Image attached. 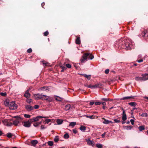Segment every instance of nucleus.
I'll return each instance as SVG.
<instances>
[{
  "label": "nucleus",
  "instance_id": "obj_1",
  "mask_svg": "<svg viewBox=\"0 0 148 148\" xmlns=\"http://www.w3.org/2000/svg\"><path fill=\"white\" fill-rule=\"evenodd\" d=\"M115 46L119 49H125L126 50L134 48V44L133 42L130 39L121 38L116 41Z\"/></svg>",
  "mask_w": 148,
  "mask_h": 148
},
{
  "label": "nucleus",
  "instance_id": "obj_2",
  "mask_svg": "<svg viewBox=\"0 0 148 148\" xmlns=\"http://www.w3.org/2000/svg\"><path fill=\"white\" fill-rule=\"evenodd\" d=\"M21 120V118L18 117L16 120L14 121L13 123L10 122L9 120L6 119L4 120L3 121V122L4 125L8 127H10L12 126L13 125H14L15 126L18 125V124L19 123Z\"/></svg>",
  "mask_w": 148,
  "mask_h": 148
},
{
  "label": "nucleus",
  "instance_id": "obj_3",
  "mask_svg": "<svg viewBox=\"0 0 148 148\" xmlns=\"http://www.w3.org/2000/svg\"><path fill=\"white\" fill-rule=\"evenodd\" d=\"M94 58V56L90 53H84L80 60V61L82 63H84L87 61V59L89 58L90 60H92Z\"/></svg>",
  "mask_w": 148,
  "mask_h": 148
},
{
  "label": "nucleus",
  "instance_id": "obj_4",
  "mask_svg": "<svg viewBox=\"0 0 148 148\" xmlns=\"http://www.w3.org/2000/svg\"><path fill=\"white\" fill-rule=\"evenodd\" d=\"M135 79L138 81H143L148 79V74L145 73L143 75V77H136Z\"/></svg>",
  "mask_w": 148,
  "mask_h": 148
},
{
  "label": "nucleus",
  "instance_id": "obj_5",
  "mask_svg": "<svg viewBox=\"0 0 148 148\" xmlns=\"http://www.w3.org/2000/svg\"><path fill=\"white\" fill-rule=\"evenodd\" d=\"M49 117L48 116H38L35 117H34L32 119H30V122L32 123H34L35 122H37L40 119L44 118L46 119L48 118Z\"/></svg>",
  "mask_w": 148,
  "mask_h": 148
},
{
  "label": "nucleus",
  "instance_id": "obj_6",
  "mask_svg": "<svg viewBox=\"0 0 148 148\" xmlns=\"http://www.w3.org/2000/svg\"><path fill=\"white\" fill-rule=\"evenodd\" d=\"M41 121L35 122L33 123V126L37 128H38L39 127H40L41 129H45L46 128L45 126L43 125H41Z\"/></svg>",
  "mask_w": 148,
  "mask_h": 148
},
{
  "label": "nucleus",
  "instance_id": "obj_7",
  "mask_svg": "<svg viewBox=\"0 0 148 148\" xmlns=\"http://www.w3.org/2000/svg\"><path fill=\"white\" fill-rule=\"evenodd\" d=\"M9 107L10 110H15L17 109V106L14 101H12L10 103Z\"/></svg>",
  "mask_w": 148,
  "mask_h": 148
},
{
  "label": "nucleus",
  "instance_id": "obj_8",
  "mask_svg": "<svg viewBox=\"0 0 148 148\" xmlns=\"http://www.w3.org/2000/svg\"><path fill=\"white\" fill-rule=\"evenodd\" d=\"M142 35L144 39L148 40V30H145L142 32Z\"/></svg>",
  "mask_w": 148,
  "mask_h": 148
},
{
  "label": "nucleus",
  "instance_id": "obj_9",
  "mask_svg": "<svg viewBox=\"0 0 148 148\" xmlns=\"http://www.w3.org/2000/svg\"><path fill=\"white\" fill-rule=\"evenodd\" d=\"M31 123H32L30 122V119H29L28 121L22 122V124L25 127H29L31 126Z\"/></svg>",
  "mask_w": 148,
  "mask_h": 148
},
{
  "label": "nucleus",
  "instance_id": "obj_10",
  "mask_svg": "<svg viewBox=\"0 0 148 148\" xmlns=\"http://www.w3.org/2000/svg\"><path fill=\"white\" fill-rule=\"evenodd\" d=\"M39 90V91H45L48 92L49 90V88L48 87L45 86L40 88Z\"/></svg>",
  "mask_w": 148,
  "mask_h": 148
},
{
  "label": "nucleus",
  "instance_id": "obj_11",
  "mask_svg": "<svg viewBox=\"0 0 148 148\" xmlns=\"http://www.w3.org/2000/svg\"><path fill=\"white\" fill-rule=\"evenodd\" d=\"M42 94H36L34 95V98L36 100L41 99Z\"/></svg>",
  "mask_w": 148,
  "mask_h": 148
},
{
  "label": "nucleus",
  "instance_id": "obj_12",
  "mask_svg": "<svg viewBox=\"0 0 148 148\" xmlns=\"http://www.w3.org/2000/svg\"><path fill=\"white\" fill-rule=\"evenodd\" d=\"M25 108L28 111H31L33 110V107L30 105H26L25 106Z\"/></svg>",
  "mask_w": 148,
  "mask_h": 148
},
{
  "label": "nucleus",
  "instance_id": "obj_13",
  "mask_svg": "<svg viewBox=\"0 0 148 148\" xmlns=\"http://www.w3.org/2000/svg\"><path fill=\"white\" fill-rule=\"evenodd\" d=\"M122 110H123V113H122V119L123 121H125L127 119V116L125 112V111L122 108Z\"/></svg>",
  "mask_w": 148,
  "mask_h": 148
},
{
  "label": "nucleus",
  "instance_id": "obj_14",
  "mask_svg": "<svg viewBox=\"0 0 148 148\" xmlns=\"http://www.w3.org/2000/svg\"><path fill=\"white\" fill-rule=\"evenodd\" d=\"M112 134H110V132L108 131L106 132H105L103 134H102L101 136L102 138H103L105 136H110Z\"/></svg>",
  "mask_w": 148,
  "mask_h": 148
},
{
  "label": "nucleus",
  "instance_id": "obj_15",
  "mask_svg": "<svg viewBox=\"0 0 148 148\" xmlns=\"http://www.w3.org/2000/svg\"><path fill=\"white\" fill-rule=\"evenodd\" d=\"M102 86V84L100 83H97L95 85H93L94 88H101Z\"/></svg>",
  "mask_w": 148,
  "mask_h": 148
},
{
  "label": "nucleus",
  "instance_id": "obj_16",
  "mask_svg": "<svg viewBox=\"0 0 148 148\" xmlns=\"http://www.w3.org/2000/svg\"><path fill=\"white\" fill-rule=\"evenodd\" d=\"M86 141L87 142L88 144L89 145L93 146L95 145L94 142L90 140L89 139L86 140Z\"/></svg>",
  "mask_w": 148,
  "mask_h": 148
},
{
  "label": "nucleus",
  "instance_id": "obj_17",
  "mask_svg": "<svg viewBox=\"0 0 148 148\" xmlns=\"http://www.w3.org/2000/svg\"><path fill=\"white\" fill-rule=\"evenodd\" d=\"M29 90H27L25 92V94H24V96L27 99L29 98L30 96V94L29 92Z\"/></svg>",
  "mask_w": 148,
  "mask_h": 148
},
{
  "label": "nucleus",
  "instance_id": "obj_18",
  "mask_svg": "<svg viewBox=\"0 0 148 148\" xmlns=\"http://www.w3.org/2000/svg\"><path fill=\"white\" fill-rule=\"evenodd\" d=\"M38 142L36 140H33L31 141V143L32 146H35L37 143Z\"/></svg>",
  "mask_w": 148,
  "mask_h": 148
},
{
  "label": "nucleus",
  "instance_id": "obj_19",
  "mask_svg": "<svg viewBox=\"0 0 148 148\" xmlns=\"http://www.w3.org/2000/svg\"><path fill=\"white\" fill-rule=\"evenodd\" d=\"M7 136L8 138H13L14 137V134L12 133H8L7 134Z\"/></svg>",
  "mask_w": 148,
  "mask_h": 148
},
{
  "label": "nucleus",
  "instance_id": "obj_20",
  "mask_svg": "<svg viewBox=\"0 0 148 148\" xmlns=\"http://www.w3.org/2000/svg\"><path fill=\"white\" fill-rule=\"evenodd\" d=\"M52 119H49L46 118L45 120V121L44 122L45 123V124H48L49 123L52 122Z\"/></svg>",
  "mask_w": 148,
  "mask_h": 148
},
{
  "label": "nucleus",
  "instance_id": "obj_21",
  "mask_svg": "<svg viewBox=\"0 0 148 148\" xmlns=\"http://www.w3.org/2000/svg\"><path fill=\"white\" fill-rule=\"evenodd\" d=\"M71 107V106L70 104L66 105L65 107L64 110L66 111H68L69 110Z\"/></svg>",
  "mask_w": 148,
  "mask_h": 148
},
{
  "label": "nucleus",
  "instance_id": "obj_22",
  "mask_svg": "<svg viewBox=\"0 0 148 148\" xmlns=\"http://www.w3.org/2000/svg\"><path fill=\"white\" fill-rule=\"evenodd\" d=\"M103 123L105 124H108L109 123H113V122H112L111 121H109L108 120H106L105 119H104V121L103 122Z\"/></svg>",
  "mask_w": 148,
  "mask_h": 148
},
{
  "label": "nucleus",
  "instance_id": "obj_23",
  "mask_svg": "<svg viewBox=\"0 0 148 148\" xmlns=\"http://www.w3.org/2000/svg\"><path fill=\"white\" fill-rule=\"evenodd\" d=\"M63 122V120L60 119H57L56 122L58 125L62 124Z\"/></svg>",
  "mask_w": 148,
  "mask_h": 148
},
{
  "label": "nucleus",
  "instance_id": "obj_24",
  "mask_svg": "<svg viewBox=\"0 0 148 148\" xmlns=\"http://www.w3.org/2000/svg\"><path fill=\"white\" fill-rule=\"evenodd\" d=\"M133 98V97L132 96H127L123 97V98L121 99L123 100H128Z\"/></svg>",
  "mask_w": 148,
  "mask_h": 148
},
{
  "label": "nucleus",
  "instance_id": "obj_25",
  "mask_svg": "<svg viewBox=\"0 0 148 148\" xmlns=\"http://www.w3.org/2000/svg\"><path fill=\"white\" fill-rule=\"evenodd\" d=\"M75 43L77 44H80L81 43L80 37H78L75 40Z\"/></svg>",
  "mask_w": 148,
  "mask_h": 148
},
{
  "label": "nucleus",
  "instance_id": "obj_26",
  "mask_svg": "<svg viewBox=\"0 0 148 148\" xmlns=\"http://www.w3.org/2000/svg\"><path fill=\"white\" fill-rule=\"evenodd\" d=\"M82 75L85 77L87 78L88 80H90V75H87L86 74H82Z\"/></svg>",
  "mask_w": 148,
  "mask_h": 148
},
{
  "label": "nucleus",
  "instance_id": "obj_27",
  "mask_svg": "<svg viewBox=\"0 0 148 148\" xmlns=\"http://www.w3.org/2000/svg\"><path fill=\"white\" fill-rule=\"evenodd\" d=\"M84 116H85L86 118H89L91 119H95V116L93 115L92 116H89L88 115H86Z\"/></svg>",
  "mask_w": 148,
  "mask_h": 148
},
{
  "label": "nucleus",
  "instance_id": "obj_28",
  "mask_svg": "<svg viewBox=\"0 0 148 148\" xmlns=\"http://www.w3.org/2000/svg\"><path fill=\"white\" fill-rule=\"evenodd\" d=\"M76 125L75 122H71L70 123L69 126L72 127H73Z\"/></svg>",
  "mask_w": 148,
  "mask_h": 148
},
{
  "label": "nucleus",
  "instance_id": "obj_29",
  "mask_svg": "<svg viewBox=\"0 0 148 148\" xmlns=\"http://www.w3.org/2000/svg\"><path fill=\"white\" fill-rule=\"evenodd\" d=\"M53 99L52 97H51L47 96L46 101L49 102H51L52 101Z\"/></svg>",
  "mask_w": 148,
  "mask_h": 148
},
{
  "label": "nucleus",
  "instance_id": "obj_30",
  "mask_svg": "<svg viewBox=\"0 0 148 148\" xmlns=\"http://www.w3.org/2000/svg\"><path fill=\"white\" fill-rule=\"evenodd\" d=\"M128 104L131 106H135L136 105L137 103L135 102H131L129 103Z\"/></svg>",
  "mask_w": 148,
  "mask_h": 148
},
{
  "label": "nucleus",
  "instance_id": "obj_31",
  "mask_svg": "<svg viewBox=\"0 0 148 148\" xmlns=\"http://www.w3.org/2000/svg\"><path fill=\"white\" fill-rule=\"evenodd\" d=\"M47 96H48L44 95L42 94L41 99L43 100H46Z\"/></svg>",
  "mask_w": 148,
  "mask_h": 148
},
{
  "label": "nucleus",
  "instance_id": "obj_32",
  "mask_svg": "<svg viewBox=\"0 0 148 148\" xmlns=\"http://www.w3.org/2000/svg\"><path fill=\"white\" fill-rule=\"evenodd\" d=\"M63 137L65 139H68L69 138V135L66 133L64 135Z\"/></svg>",
  "mask_w": 148,
  "mask_h": 148
},
{
  "label": "nucleus",
  "instance_id": "obj_33",
  "mask_svg": "<svg viewBox=\"0 0 148 148\" xmlns=\"http://www.w3.org/2000/svg\"><path fill=\"white\" fill-rule=\"evenodd\" d=\"M56 100L59 101H62L63 100L62 98L58 96H56Z\"/></svg>",
  "mask_w": 148,
  "mask_h": 148
},
{
  "label": "nucleus",
  "instance_id": "obj_34",
  "mask_svg": "<svg viewBox=\"0 0 148 148\" xmlns=\"http://www.w3.org/2000/svg\"><path fill=\"white\" fill-rule=\"evenodd\" d=\"M96 146L98 148H102L103 147V145L100 143H97L96 144Z\"/></svg>",
  "mask_w": 148,
  "mask_h": 148
},
{
  "label": "nucleus",
  "instance_id": "obj_35",
  "mask_svg": "<svg viewBox=\"0 0 148 148\" xmlns=\"http://www.w3.org/2000/svg\"><path fill=\"white\" fill-rule=\"evenodd\" d=\"M59 140V138L58 136H56L54 138V141L55 142H57Z\"/></svg>",
  "mask_w": 148,
  "mask_h": 148
},
{
  "label": "nucleus",
  "instance_id": "obj_36",
  "mask_svg": "<svg viewBox=\"0 0 148 148\" xmlns=\"http://www.w3.org/2000/svg\"><path fill=\"white\" fill-rule=\"evenodd\" d=\"M48 144L49 146H52L53 144V143L52 141H49L48 142Z\"/></svg>",
  "mask_w": 148,
  "mask_h": 148
},
{
  "label": "nucleus",
  "instance_id": "obj_37",
  "mask_svg": "<svg viewBox=\"0 0 148 148\" xmlns=\"http://www.w3.org/2000/svg\"><path fill=\"white\" fill-rule=\"evenodd\" d=\"M0 95L3 97H6L7 96V93L6 92H1Z\"/></svg>",
  "mask_w": 148,
  "mask_h": 148
},
{
  "label": "nucleus",
  "instance_id": "obj_38",
  "mask_svg": "<svg viewBox=\"0 0 148 148\" xmlns=\"http://www.w3.org/2000/svg\"><path fill=\"white\" fill-rule=\"evenodd\" d=\"M26 102L29 103H30L32 102V100L31 99H28L26 100Z\"/></svg>",
  "mask_w": 148,
  "mask_h": 148
},
{
  "label": "nucleus",
  "instance_id": "obj_39",
  "mask_svg": "<svg viewBox=\"0 0 148 148\" xmlns=\"http://www.w3.org/2000/svg\"><path fill=\"white\" fill-rule=\"evenodd\" d=\"M139 130H144L145 127L144 125H141L138 127Z\"/></svg>",
  "mask_w": 148,
  "mask_h": 148
},
{
  "label": "nucleus",
  "instance_id": "obj_40",
  "mask_svg": "<svg viewBox=\"0 0 148 148\" xmlns=\"http://www.w3.org/2000/svg\"><path fill=\"white\" fill-rule=\"evenodd\" d=\"M86 127L84 126H81L79 128V130H86Z\"/></svg>",
  "mask_w": 148,
  "mask_h": 148
},
{
  "label": "nucleus",
  "instance_id": "obj_41",
  "mask_svg": "<svg viewBox=\"0 0 148 148\" xmlns=\"http://www.w3.org/2000/svg\"><path fill=\"white\" fill-rule=\"evenodd\" d=\"M24 116L25 118H29L30 117V116L29 114H25L24 115Z\"/></svg>",
  "mask_w": 148,
  "mask_h": 148
},
{
  "label": "nucleus",
  "instance_id": "obj_42",
  "mask_svg": "<svg viewBox=\"0 0 148 148\" xmlns=\"http://www.w3.org/2000/svg\"><path fill=\"white\" fill-rule=\"evenodd\" d=\"M27 52L28 53H30L32 52V50L31 48H29L27 50Z\"/></svg>",
  "mask_w": 148,
  "mask_h": 148
},
{
  "label": "nucleus",
  "instance_id": "obj_43",
  "mask_svg": "<svg viewBox=\"0 0 148 148\" xmlns=\"http://www.w3.org/2000/svg\"><path fill=\"white\" fill-rule=\"evenodd\" d=\"M49 34V32L46 31L44 33V35L45 36H47Z\"/></svg>",
  "mask_w": 148,
  "mask_h": 148
},
{
  "label": "nucleus",
  "instance_id": "obj_44",
  "mask_svg": "<svg viewBox=\"0 0 148 148\" xmlns=\"http://www.w3.org/2000/svg\"><path fill=\"white\" fill-rule=\"evenodd\" d=\"M66 66L68 68H70L71 67V65L69 64H66Z\"/></svg>",
  "mask_w": 148,
  "mask_h": 148
},
{
  "label": "nucleus",
  "instance_id": "obj_45",
  "mask_svg": "<svg viewBox=\"0 0 148 148\" xmlns=\"http://www.w3.org/2000/svg\"><path fill=\"white\" fill-rule=\"evenodd\" d=\"M101 99L105 101H108L109 100V99L107 98H102Z\"/></svg>",
  "mask_w": 148,
  "mask_h": 148
},
{
  "label": "nucleus",
  "instance_id": "obj_46",
  "mask_svg": "<svg viewBox=\"0 0 148 148\" xmlns=\"http://www.w3.org/2000/svg\"><path fill=\"white\" fill-rule=\"evenodd\" d=\"M109 70L108 69L105 70V73L106 74H108L109 73Z\"/></svg>",
  "mask_w": 148,
  "mask_h": 148
},
{
  "label": "nucleus",
  "instance_id": "obj_47",
  "mask_svg": "<svg viewBox=\"0 0 148 148\" xmlns=\"http://www.w3.org/2000/svg\"><path fill=\"white\" fill-rule=\"evenodd\" d=\"M87 87L89 88H92V89L94 88L93 85H90L88 86H87Z\"/></svg>",
  "mask_w": 148,
  "mask_h": 148
},
{
  "label": "nucleus",
  "instance_id": "obj_48",
  "mask_svg": "<svg viewBox=\"0 0 148 148\" xmlns=\"http://www.w3.org/2000/svg\"><path fill=\"white\" fill-rule=\"evenodd\" d=\"M95 103L96 105H100L101 103V102L97 101L95 102Z\"/></svg>",
  "mask_w": 148,
  "mask_h": 148
},
{
  "label": "nucleus",
  "instance_id": "obj_49",
  "mask_svg": "<svg viewBox=\"0 0 148 148\" xmlns=\"http://www.w3.org/2000/svg\"><path fill=\"white\" fill-rule=\"evenodd\" d=\"M4 103L5 106H7L9 104V102L7 101H5Z\"/></svg>",
  "mask_w": 148,
  "mask_h": 148
},
{
  "label": "nucleus",
  "instance_id": "obj_50",
  "mask_svg": "<svg viewBox=\"0 0 148 148\" xmlns=\"http://www.w3.org/2000/svg\"><path fill=\"white\" fill-rule=\"evenodd\" d=\"M114 121L115 123H119L120 122V120L116 119H115L114 120Z\"/></svg>",
  "mask_w": 148,
  "mask_h": 148
},
{
  "label": "nucleus",
  "instance_id": "obj_51",
  "mask_svg": "<svg viewBox=\"0 0 148 148\" xmlns=\"http://www.w3.org/2000/svg\"><path fill=\"white\" fill-rule=\"evenodd\" d=\"M134 120L133 119H131L130 120V122L132 125H134Z\"/></svg>",
  "mask_w": 148,
  "mask_h": 148
},
{
  "label": "nucleus",
  "instance_id": "obj_52",
  "mask_svg": "<svg viewBox=\"0 0 148 148\" xmlns=\"http://www.w3.org/2000/svg\"><path fill=\"white\" fill-rule=\"evenodd\" d=\"M95 103L94 102H93V101H91L90 103L89 104L90 106H92V105H93Z\"/></svg>",
  "mask_w": 148,
  "mask_h": 148
},
{
  "label": "nucleus",
  "instance_id": "obj_53",
  "mask_svg": "<svg viewBox=\"0 0 148 148\" xmlns=\"http://www.w3.org/2000/svg\"><path fill=\"white\" fill-rule=\"evenodd\" d=\"M39 106L38 105H35L34 106V108L35 109H38L39 108Z\"/></svg>",
  "mask_w": 148,
  "mask_h": 148
},
{
  "label": "nucleus",
  "instance_id": "obj_54",
  "mask_svg": "<svg viewBox=\"0 0 148 148\" xmlns=\"http://www.w3.org/2000/svg\"><path fill=\"white\" fill-rule=\"evenodd\" d=\"M73 133L75 134H77L78 133L77 130H73Z\"/></svg>",
  "mask_w": 148,
  "mask_h": 148
},
{
  "label": "nucleus",
  "instance_id": "obj_55",
  "mask_svg": "<svg viewBox=\"0 0 148 148\" xmlns=\"http://www.w3.org/2000/svg\"><path fill=\"white\" fill-rule=\"evenodd\" d=\"M143 60L142 59H141L140 60H137V62L139 63H140L143 62Z\"/></svg>",
  "mask_w": 148,
  "mask_h": 148
},
{
  "label": "nucleus",
  "instance_id": "obj_56",
  "mask_svg": "<svg viewBox=\"0 0 148 148\" xmlns=\"http://www.w3.org/2000/svg\"><path fill=\"white\" fill-rule=\"evenodd\" d=\"M101 103L103 105V106H105L106 105V103L105 102H102Z\"/></svg>",
  "mask_w": 148,
  "mask_h": 148
},
{
  "label": "nucleus",
  "instance_id": "obj_57",
  "mask_svg": "<svg viewBox=\"0 0 148 148\" xmlns=\"http://www.w3.org/2000/svg\"><path fill=\"white\" fill-rule=\"evenodd\" d=\"M61 67L62 68V69H63L64 70L66 69V67L64 66H61Z\"/></svg>",
  "mask_w": 148,
  "mask_h": 148
},
{
  "label": "nucleus",
  "instance_id": "obj_58",
  "mask_svg": "<svg viewBox=\"0 0 148 148\" xmlns=\"http://www.w3.org/2000/svg\"><path fill=\"white\" fill-rule=\"evenodd\" d=\"M45 5V3H44V2H43L42 3L41 6L42 8H44L43 6L44 5Z\"/></svg>",
  "mask_w": 148,
  "mask_h": 148
},
{
  "label": "nucleus",
  "instance_id": "obj_59",
  "mask_svg": "<svg viewBox=\"0 0 148 148\" xmlns=\"http://www.w3.org/2000/svg\"><path fill=\"white\" fill-rule=\"evenodd\" d=\"M127 129L128 130H130L131 129V126H127Z\"/></svg>",
  "mask_w": 148,
  "mask_h": 148
},
{
  "label": "nucleus",
  "instance_id": "obj_60",
  "mask_svg": "<svg viewBox=\"0 0 148 148\" xmlns=\"http://www.w3.org/2000/svg\"><path fill=\"white\" fill-rule=\"evenodd\" d=\"M43 65L44 66H45L47 65V63L44 62L43 63Z\"/></svg>",
  "mask_w": 148,
  "mask_h": 148
},
{
  "label": "nucleus",
  "instance_id": "obj_61",
  "mask_svg": "<svg viewBox=\"0 0 148 148\" xmlns=\"http://www.w3.org/2000/svg\"><path fill=\"white\" fill-rule=\"evenodd\" d=\"M2 134H3L2 132L1 131H0V136H1L2 135Z\"/></svg>",
  "mask_w": 148,
  "mask_h": 148
},
{
  "label": "nucleus",
  "instance_id": "obj_62",
  "mask_svg": "<svg viewBox=\"0 0 148 148\" xmlns=\"http://www.w3.org/2000/svg\"><path fill=\"white\" fill-rule=\"evenodd\" d=\"M106 108V107L105 106H103V109H105V108Z\"/></svg>",
  "mask_w": 148,
  "mask_h": 148
},
{
  "label": "nucleus",
  "instance_id": "obj_63",
  "mask_svg": "<svg viewBox=\"0 0 148 148\" xmlns=\"http://www.w3.org/2000/svg\"><path fill=\"white\" fill-rule=\"evenodd\" d=\"M145 98L148 100V97H145Z\"/></svg>",
  "mask_w": 148,
  "mask_h": 148
},
{
  "label": "nucleus",
  "instance_id": "obj_64",
  "mask_svg": "<svg viewBox=\"0 0 148 148\" xmlns=\"http://www.w3.org/2000/svg\"><path fill=\"white\" fill-rule=\"evenodd\" d=\"M141 57V55H139L138 56V58H140V57Z\"/></svg>",
  "mask_w": 148,
  "mask_h": 148
}]
</instances>
